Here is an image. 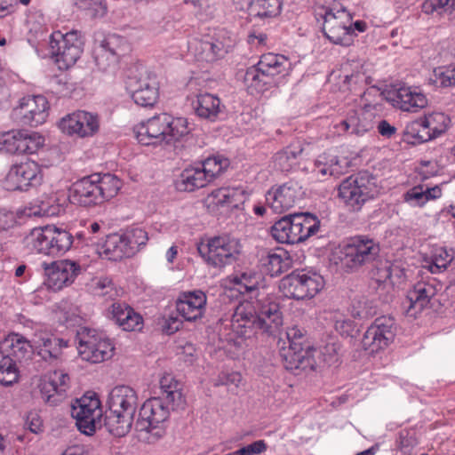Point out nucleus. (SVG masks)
Instances as JSON below:
<instances>
[{
	"mask_svg": "<svg viewBox=\"0 0 455 455\" xmlns=\"http://www.w3.org/2000/svg\"><path fill=\"white\" fill-rule=\"evenodd\" d=\"M191 128L183 117L167 113L156 115L134 128L138 141L146 146L170 145L188 135Z\"/></svg>",
	"mask_w": 455,
	"mask_h": 455,
	"instance_id": "obj_1",
	"label": "nucleus"
},
{
	"mask_svg": "<svg viewBox=\"0 0 455 455\" xmlns=\"http://www.w3.org/2000/svg\"><path fill=\"white\" fill-rule=\"evenodd\" d=\"M122 181L114 174L93 173L76 180L70 188L74 203L81 206L101 204L116 196Z\"/></svg>",
	"mask_w": 455,
	"mask_h": 455,
	"instance_id": "obj_2",
	"label": "nucleus"
},
{
	"mask_svg": "<svg viewBox=\"0 0 455 455\" xmlns=\"http://www.w3.org/2000/svg\"><path fill=\"white\" fill-rule=\"evenodd\" d=\"M379 244L368 235H355L339 245L331 261L346 271H354L375 262L379 256Z\"/></svg>",
	"mask_w": 455,
	"mask_h": 455,
	"instance_id": "obj_3",
	"label": "nucleus"
},
{
	"mask_svg": "<svg viewBox=\"0 0 455 455\" xmlns=\"http://www.w3.org/2000/svg\"><path fill=\"white\" fill-rule=\"evenodd\" d=\"M318 220L310 213L283 217L271 228L273 238L281 243H298L315 235L319 230Z\"/></svg>",
	"mask_w": 455,
	"mask_h": 455,
	"instance_id": "obj_4",
	"label": "nucleus"
},
{
	"mask_svg": "<svg viewBox=\"0 0 455 455\" xmlns=\"http://www.w3.org/2000/svg\"><path fill=\"white\" fill-rule=\"evenodd\" d=\"M25 243L31 251L49 256H58L71 248L74 237L66 229L44 226L33 228L25 237Z\"/></svg>",
	"mask_w": 455,
	"mask_h": 455,
	"instance_id": "obj_5",
	"label": "nucleus"
},
{
	"mask_svg": "<svg viewBox=\"0 0 455 455\" xmlns=\"http://www.w3.org/2000/svg\"><path fill=\"white\" fill-rule=\"evenodd\" d=\"M242 249L240 241L229 235L214 236L197 246V251L204 260L218 268L236 262L242 254Z\"/></svg>",
	"mask_w": 455,
	"mask_h": 455,
	"instance_id": "obj_6",
	"label": "nucleus"
},
{
	"mask_svg": "<svg viewBox=\"0 0 455 455\" xmlns=\"http://www.w3.org/2000/svg\"><path fill=\"white\" fill-rule=\"evenodd\" d=\"M285 337L288 340V347H283L281 356L286 370L298 374L297 371H315L318 365L315 360V351L313 348H303L305 340L303 332L298 327H292L286 331Z\"/></svg>",
	"mask_w": 455,
	"mask_h": 455,
	"instance_id": "obj_7",
	"label": "nucleus"
},
{
	"mask_svg": "<svg viewBox=\"0 0 455 455\" xmlns=\"http://www.w3.org/2000/svg\"><path fill=\"white\" fill-rule=\"evenodd\" d=\"M324 286L323 277L313 271H293L280 282L283 296L294 299L314 298Z\"/></svg>",
	"mask_w": 455,
	"mask_h": 455,
	"instance_id": "obj_8",
	"label": "nucleus"
},
{
	"mask_svg": "<svg viewBox=\"0 0 455 455\" xmlns=\"http://www.w3.org/2000/svg\"><path fill=\"white\" fill-rule=\"evenodd\" d=\"M322 16L323 32L331 43L341 45H349L352 43V17L346 8L339 4H334L331 8L325 9Z\"/></svg>",
	"mask_w": 455,
	"mask_h": 455,
	"instance_id": "obj_9",
	"label": "nucleus"
},
{
	"mask_svg": "<svg viewBox=\"0 0 455 455\" xmlns=\"http://www.w3.org/2000/svg\"><path fill=\"white\" fill-rule=\"evenodd\" d=\"M375 192L374 179L367 172L352 175L341 182L339 196L353 211H359Z\"/></svg>",
	"mask_w": 455,
	"mask_h": 455,
	"instance_id": "obj_10",
	"label": "nucleus"
},
{
	"mask_svg": "<svg viewBox=\"0 0 455 455\" xmlns=\"http://www.w3.org/2000/svg\"><path fill=\"white\" fill-rule=\"evenodd\" d=\"M78 352L83 360L99 363L112 357L114 345L104 334L86 328L77 332Z\"/></svg>",
	"mask_w": 455,
	"mask_h": 455,
	"instance_id": "obj_11",
	"label": "nucleus"
},
{
	"mask_svg": "<svg viewBox=\"0 0 455 455\" xmlns=\"http://www.w3.org/2000/svg\"><path fill=\"white\" fill-rule=\"evenodd\" d=\"M83 40L77 31L63 35L58 31L52 34V53L60 69H67L77 61L83 52Z\"/></svg>",
	"mask_w": 455,
	"mask_h": 455,
	"instance_id": "obj_12",
	"label": "nucleus"
},
{
	"mask_svg": "<svg viewBox=\"0 0 455 455\" xmlns=\"http://www.w3.org/2000/svg\"><path fill=\"white\" fill-rule=\"evenodd\" d=\"M71 415L81 433L86 435H93L97 427L101 424L102 411L100 400L95 395H85L76 399L71 406Z\"/></svg>",
	"mask_w": 455,
	"mask_h": 455,
	"instance_id": "obj_13",
	"label": "nucleus"
},
{
	"mask_svg": "<svg viewBox=\"0 0 455 455\" xmlns=\"http://www.w3.org/2000/svg\"><path fill=\"white\" fill-rule=\"evenodd\" d=\"M395 333L396 323L394 317H377L363 334V347L371 354L383 350L394 341Z\"/></svg>",
	"mask_w": 455,
	"mask_h": 455,
	"instance_id": "obj_14",
	"label": "nucleus"
},
{
	"mask_svg": "<svg viewBox=\"0 0 455 455\" xmlns=\"http://www.w3.org/2000/svg\"><path fill=\"white\" fill-rule=\"evenodd\" d=\"M43 182L41 166L35 161H26L13 164L4 180V187L9 191H28Z\"/></svg>",
	"mask_w": 455,
	"mask_h": 455,
	"instance_id": "obj_15",
	"label": "nucleus"
},
{
	"mask_svg": "<svg viewBox=\"0 0 455 455\" xmlns=\"http://www.w3.org/2000/svg\"><path fill=\"white\" fill-rule=\"evenodd\" d=\"M129 45L125 38L116 34L106 36L94 47V60L102 72H114L119 58L128 51Z\"/></svg>",
	"mask_w": 455,
	"mask_h": 455,
	"instance_id": "obj_16",
	"label": "nucleus"
},
{
	"mask_svg": "<svg viewBox=\"0 0 455 455\" xmlns=\"http://www.w3.org/2000/svg\"><path fill=\"white\" fill-rule=\"evenodd\" d=\"M49 104L42 95L26 96L12 111V118L19 124L37 126L48 117Z\"/></svg>",
	"mask_w": 455,
	"mask_h": 455,
	"instance_id": "obj_17",
	"label": "nucleus"
},
{
	"mask_svg": "<svg viewBox=\"0 0 455 455\" xmlns=\"http://www.w3.org/2000/svg\"><path fill=\"white\" fill-rule=\"evenodd\" d=\"M44 273V285L48 289L57 291L74 283L81 272L78 262L70 259H60L51 263L41 264Z\"/></svg>",
	"mask_w": 455,
	"mask_h": 455,
	"instance_id": "obj_18",
	"label": "nucleus"
},
{
	"mask_svg": "<svg viewBox=\"0 0 455 455\" xmlns=\"http://www.w3.org/2000/svg\"><path fill=\"white\" fill-rule=\"evenodd\" d=\"M128 90L134 102L141 107H152L159 96V85L156 76L148 71L140 76L129 78Z\"/></svg>",
	"mask_w": 455,
	"mask_h": 455,
	"instance_id": "obj_19",
	"label": "nucleus"
},
{
	"mask_svg": "<svg viewBox=\"0 0 455 455\" xmlns=\"http://www.w3.org/2000/svg\"><path fill=\"white\" fill-rule=\"evenodd\" d=\"M439 290H441V284L435 279L427 282H418L408 291L406 299L403 303L405 315L415 318L430 304Z\"/></svg>",
	"mask_w": 455,
	"mask_h": 455,
	"instance_id": "obj_20",
	"label": "nucleus"
},
{
	"mask_svg": "<svg viewBox=\"0 0 455 455\" xmlns=\"http://www.w3.org/2000/svg\"><path fill=\"white\" fill-rule=\"evenodd\" d=\"M302 187L295 180L273 187L266 194V203L275 213H283L302 198Z\"/></svg>",
	"mask_w": 455,
	"mask_h": 455,
	"instance_id": "obj_21",
	"label": "nucleus"
},
{
	"mask_svg": "<svg viewBox=\"0 0 455 455\" xmlns=\"http://www.w3.org/2000/svg\"><path fill=\"white\" fill-rule=\"evenodd\" d=\"M59 127L69 135L89 137L99 131L100 118L97 114L78 110L63 117L59 123Z\"/></svg>",
	"mask_w": 455,
	"mask_h": 455,
	"instance_id": "obj_22",
	"label": "nucleus"
},
{
	"mask_svg": "<svg viewBox=\"0 0 455 455\" xmlns=\"http://www.w3.org/2000/svg\"><path fill=\"white\" fill-rule=\"evenodd\" d=\"M31 342L37 355L44 361L49 363L58 361L62 354L63 347H68L67 340L56 337L41 325L36 328Z\"/></svg>",
	"mask_w": 455,
	"mask_h": 455,
	"instance_id": "obj_23",
	"label": "nucleus"
},
{
	"mask_svg": "<svg viewBox=\"0 0 455 455\" xmlns=\"http://www.w3.org/2000/svg\"><path fill=\"white\" fill-rule=\"evenodd\" d=\"M69 388V376L61 371H54L46 376L39 385L41 397L51 406L60 403Z\"/></svg>",
	"mask_w": 455,
	"mask_h": 455,
	"instance_id": "obj_24",
	"label": "nucleus"
},
{
	"mask_svg": "<svg viewBox=\"0 0 455 455\" xmlns=\"http://www.w3.org/2000/svg\"><path fill=\"white\" fill-rule=\"evenodd\" d=\"M258 314L249 303H241L235 308L231 329L239 337L249 339L259 331Z\"/></svg>",
	"mask_w": 455,
	"mask_h": 455,
	"instance_id": "obj_25",
	"label": "nucleus"
},
{
	"mask_svg": "<svg viewBox=\"0 0 455 455\" xmlns=\"http://www.w3.org/2000/svg\"><path fill=\"white\" fill-rule=\"evenodd\" d=\"M169 417L168 406L164 405L161 397H154L147 400L141 406L137 427L141 431H150L156 428Z\"/></svg>",
	"mask_w": 455,
	"mask_h": 455,
	"instance_id": "obj_26",
	"label": "nucleus"
},
{
	"mask_svg": "<svg viewBox=\"0 0 455 455\" xmlns=\"http://www.w3.org/2000/svg\"><path fill=\"white\" fill-rule=\"evenodd\" d=\"M207 302L206 294L200 291L182 293L176 301L179 315L188 322H194L203 317Z\"/></svg>",
	"mask_w": 455,
	"mask_h": 455,
	"instance_id": "obj_27",
	"label": "nucleus"
},
{
	"mask_svg": "<svg viewBox=\"0 0 455 455\" xmlns=\"http://www.w3.org/2000/svg\"><path fill=\"white\" fill-rule=\"evenodd\" d=\"M138 403L136 392L128 386L115 387L109 393L108 405L114 412H124L134 417Z\"/></svg>",
	"mask_w": 455,
	"mask_h": 455,
	"instance_id": "obj_28",
	"label": "nucleus"
},
{
	"mask_svg": "<svg viewBox=\"0 0 455 455\" xmlns=\"http://www.w3.org/2000/svg\"><path fill=\"white\" fill-rule=\"evenodd\" d=\"M202 59L213 61L224 57L234 46L235 41L224 30H220L211 39H204L198 43Z\"/></svg>",
	"mask_w": 455,
	"mask_h": 455,
	"instance_id": "obj_29",
	"label": "nucleus"
},
{
	"mask_svg": "<svg viewBox=\"0 0 455 455\" xmlns=\"http://www.w3.org/2000/svg\"><path fill=\"white\" fill-rule=\"evenodd\" d=\"M393 102L402 111L412 113L427 106V99L419 88L406 85L396 90Z\"/></svg>",
	"mask_w": 455,
	"mask_h": 455,
	"instance_id": "obj_30",
	"label": "nucleus"
},
{
	"mask_svg": "<svg viewBox=\"0 0 455 455\" xmlns=\"http://www.w3.org/2000/svg\"><path fill=\"white\" fill-rule=\"evenodd\" d=\"M258 314L259 331L269 336L281 334L283 315L280 307L275 302L262 305Z\"/></svg>",
	"mask_w": 455,
	"mask_h": 455,
	"instance_id": "obj_31",
	"label": "nucleus"
},
{
	"mask_svg": "<svg viewBox=\"0 0 455 455\" xmlns=\"http://www.w3.org/2000/svg\"><path fill=\"white\" fill-rule=\"evenodd\" d=\"M192 107L198 117L211 122L216 121L225 108L220 99L211 93L197 95L192 101Z\"/></svg>",
	"mask_w": 455,
	"mask_h": 455,
	"instance_id": "obj_32",
	"label": "nucleus"
},
{
	"mask_svg": "<svg viewBox=\"0 0 455 455\" xmlns=\"http://www.w3.org/2000/svg\"><path fill=\"white\" fill-rule=\"evenodd\" d=\"M257 64L259 69L273 81L277 76H284L288 75L291 68V63L288 58L272 52L261 55Z\"/></svg>",
	"mask_w": 455,
	"mask_h": 455,
	"instance_id": "obj_33",
	"label": "nucleus"
},
{
	"mask_svg": "<svg viewBox=\"0 0 455 455\" xmlns=\"http://www.w3.org/2000/svg\"><path fill=\"white\" fill-rule=\"evenodd\" d=\"M347 168V163H343L337 156L330 154L320 155L315 161L313 172L320 180H325L327 177H339Z\"/></svg>",
	"mask_w": 455,
	"mask_h": 455,
	"instance_id": "obj_34",
	"label": "nucleus"
},
{
	"mask_svg": "<svg viewBox=\"0 0 455 455\" xmlns=\"http://www.w3.org/2000/svg\"><path fill=\"white\" fill-rule=\"evenodd\" d=\"M290 259L285 251H264L260 255L259 266L261 271L270 276H277L290 268Z\"/></svg>",
	"mask_w": 455,
	"mask_h": 455,
	"instance_id": "obj_35",
	"label": "nucleus"
},
{
	"mask_svg": "<svg viewBox=\"0 0 455 455\" xmlns=\"http://www.w3.org/2000/svg\"><path fill=\"white\" fill-rule=\"evenodd\" d=\"M209 183L205 173L202 172L200 166H190L182 171L177 181L176 188L180 191H194L205 187Z\"/></svg>",
	"mask_w": 455,
	"mask_h": 455,
	"instance_id": "obj_36",
	"label": "nucleus"
},
{
	"mask_svg": "<svg viewBox=\"0 0 455 455\" xmlns=\"http://www.w3.org/2000/svg\"><path fill=\"white\" fill-rule=\"evenodd\" d=\"M102 252L111 260H120L133 256L123 234L114 233L106 237Z\"/></svg>",
	"mask_w": 455,
	"mask_h": 455,
	"instance_id": "obj_37",
	"label": "nucleus"
},
{
	"mask_svg": "<svg viewBox=\"0 0 455 455\" xmlns=\"http://www.w3.org/2000/svg\"><path fill=\"white\" fill-rule=\"evenodd\" d=\"M0 348L10 355V357L20 360L26 356L30 349H34V347L31 339H28L18 333H11L0 342Z\"/></svg>",
	"mask_w": 455,
	"mask_h": 455,
	"instance_id": "obj_38",
	"label": "nucleus"
},
{
	"mask_svg": "<svg viewBox=\"0 0 455 455\" xmlns=\"http://www.w3.org/2000/svg\"><path fill=\"white\" fill-rule=\"evenodd\" d=\"M371 77L366 76L365 73L362 71H356L350 75H345L343 80V87H346L347 90L354 92L355 94H358L368 101V96L371 94H378L380 96L379 90L374 86L368 88L367 90L362 92L364 86L371 84Z\"/></svg>",
	"mask_w": 455,
	"mask_h": 455,
	"instance_id": "obj_39",
	"label": "nucleus"
},
{
	"mask_svg": "<svg viewBox=\"0 0 455 455\" xmlns=\"http://www.w3.org/2000/svg\"><path fill=\"white\" fill-rule=\"evenodd\" d=\"M104 421L105 427L111 435L116 437H121L129 433L132 425L133 418L128 416V414H124V412H114L108 409Z\"/></svg>",
	"mask_w": 455,
	"mask_h": 455,
	"instance_id": "obj_40",
	"label": "nucleus"
},
{
	"mask_svg": "<svg viewBox=\"0 0 455 455\" xmlns=\"http://www.w3.org/2000/svg\"><path fill=\"white\" fill-rule=\"evenodd\" d=\"M248 10L251 16L260 20L272 19L280 14L282 2L281 0H249Z\"/></svg>",
	"mask_w": 455,
	"mask_h": 455,
	"instance_id": "obj_41",
	"label": "nucleus"
},
{
	"mask_svg": "<svg viewBox=\"0 0 455 455\" xmlns=\"http://www.w3.org/2000/svg\"><path fill=\"white\" fill-rule=\"evenodd\" d=\"M404 140L411 144H420L435 139L423 118L409 122L403 131Z\"/></svg>",
	"mask_w": 455,
	"mask_h": 455,
	"instance_id": "obj_42",
	"label": "nucleus"
},
{
	"mask_svg": "<svg viewBox=\"0 0 455 455\" xmlns=\"http://www.w3.org/2000/svg\"><path fill=\"white\" fill-rule=\"evenodd\" d=\"M303 149L299 145H291L277 152L273 160L274 168L282 172H290L298 163Z\"/></svg>",
	"mask_w": 455,
	"mask_h": 455,
	"instance_id": "obj_43",
	"label": "nucleus"
},
{
	"mask_svg": "<svg viewBox=\"0 0 455 455\" xmlns=\"http://www.w3.org/2000/svg\"><path fill=\"white\" fill-rule=\"evenodd\" d=\"M243 81L251 93L262 92L273 84L268 76H266L259 69L258 64L247 68Z\"/></svg>",
	"mask_w": 455,
	"mask_h": 455,
	"instance_id": "obj_44",
	"label": "nucleus"
},
{
	"mask_svg": "<svg viewBox=\"0 0 455 455\" xmlns=\"http://www.w3.org/2000/svg\"><path fill=\"white\" fill-rule=\"evenodd\" d=\"M163 400L172 405V409L179 408L183 403V397L179 389V384L171 375H165L160 379Z\"/></svg>",
	"mask_w": 455,
	"mask_h": 455,
	"instance_id": "obj_45",
	"label": "nucleus"
},
{
	"mask_svg": "<svg viewBox=\"0 0 455 455\" xmlns=\"http://www.w3.org/2000/svg\"><path fill=\"white\" fill-rule=\"evenodd\" d=\"M214 203L219 205L236 207L245 199V193L241 188H220L212 192Z\"/></svg>",
	"mask_w": 455,
	"mask_h": 455,
	"instance_id": "obj_46",
	"label": "nucleus"
},
{
	"mask_svg": "<svg viewBox=\"0 0 455 455\" xmlns=\"http://www.w3.org/2000/svg\"><path fill=\"white\" fill-rule=\"evenodd\" d=\"M339 134L350 133L363 135L370 130L371 124L368 122L361 120L356 112H352L346 119L340 121L335 125Z\"/></svg>",
	"mask_w": 455,
	"mask_h": 455,
	"instance_id": "obj_47",
	"label": "nucleus"
},
{
	"mask_svg": "<svg viewBox=\"0 0 455 455\" xmlns=\"http://www.w3.org/2000/svg\"><path fill=\"white\" fill-rule=\"evenodd\" d=\"M19 371L15 359L0 348V383L4 386H11L17 382Z\"/></svg>",
	"mask_w": 455,
	"mask_h": 455,
	"instance_id": "obj_48",
	"label": "nucleus"
},
{
	"mask_svg": "<svg viewBox=\"0 0 455 455\" xmlns=\"http://www.w3.org/2000/svg\"><path fill=\"white\" fill-rule=\"evenodd\" d=\"M372 275L376 282L379 283H386L387 281L395 283L403 275V272L398 266L385 260L380 262L379 265L375 266Z\"/></svg>",
	"mask_w": 455,
	"mask_h": 455,
	"instance_id": "obj_49",
	"label": "nucleus"
},
{
	"mask_svg": "<svg viewBox=\"0 0 455 455\" xmlns=\"http://www.w3.org/2000/svg\"><path fill=\"white\" fill-rule=\"evenodd\" d=\"M198 165L202 172L205 173L206 179L211 182L228 168L229 161L227 158L218 156L208 157Z\"/></svg>",
	"mask_w": 455,
	"mask_h": 455,
	"instance_id": "obj_50",
	"label": "nucleus"
},
{
	"mask_svg": "<svg viewBox=\"0 0 455 455\" xmlns=\"http://www.w3.org/2000/svg\"><path fill=\"white\" fill-rule=\"evenodd\" d=\"M233 280L234 283L238 285L237 290L240 293H251L258 290L261 282V275L253 271H246L234 276Z\"/></svg>",
	"mask_w": 455,
	"mask_h": 455,
	"instance_id": "obj_51",
	"label": "nucleus"
},
{
	"mask_svg": "<svg viewBox=\"0 0 455 455\" xmlns=\"http://www.w3.org/2000/svg\"><path fill=\"white\" fill-rule=\"evenodd\" d=\"M129 248L134 255L142 246L147 244L148 235L145 229L140 227H132L123 233Z\"/></svg>",
	"mask_w": 455,
	"mask_h": 455,
	"instance_id": "obj_52",
	"label": "nucleus"
},
{
	"mask_svg": "<svg viewBox=\"0 0 455 455\" xmlns=\"http://www.w3.org/2000/svg\"><path fill=\"white\" fill-rule=\"evenodd\" d=\"M422 10L427 14L434 12L438 14L447 13L451 20H455V0H425Z\"/></svg>",
	"mask_w": 455,
	"mask_h": 455,
	"instance_id": "obj_53",
	"label": "nucleus"
},
{
	"mask_svg": "<svg viewBox=\"0 0 455 455\" xmlns=\"http://www.w3.org/2000/svg\"><path fill=\"white\" fill-rule=\"evenodd\" d=\"M425 124L433 132L434 138L440 136L443 133L450 124V118L443 113L435 112L422 117Z\"/></svg>",
	"mask_w": 455,
	"mask_h": 455,
	"instance_id": "obj_54",
	"label": "nucleus"
},
{
	"mask_svg": "<svg viewBox=\"0 0 455 455\" xmlns=\"http://www.w3.org/2000/svg\"><path fill=\"white\" fill-rule=\"evenodd\" d=\"M430 79L437 87L455 86V66L435 68Z\"/></svg>",
	"mask_w": 455,
	"mask_h": 455,
	"instance_id": "obj_55",
	"label": "nucleus"
},
{
	"mask_svg": "<svg viewBox=\"0 0 455 455\" xmlns=\"http://www.w3.org/2000/svg\"><path fill=\"white\" fill-rule=\"evenodd\" d=\"M453 255L444 248L436 249L432 256V264L430 271L432 273L441 272L446 269L448 265L452 261Z\"/></svg>",
	"mask_w": 455,
	"mask_h": 455,
	"instance_id": "obj_56",
	"label": "nucleus"
},
{
	"mask_svg": "<svg viewBox=\"0 0 455 455\" xmlns=\"http://www.w3.org/2000/svg\"><path fill=\"white\" fill-rule=\"evenodd\" d=\"M313 349L315 351V360L318 363L316 369L321 366L322 363L331 366L338 362V351L335 344H327L319 351Z\"/></svg>",
	"mask_w": 455,
	"mask_h": 455,
	"instance_id": "obj_57",
	"label": "nucleus"
},
{
	"mask_svg": "<svg viewBox=\"0 0 455 455\" xmlns=\"http://www.w3.org/2000/svg\"><path fill=\"white\" fill-rule=\"evenodd\" d=\"M403 200L411 206L421 207L428 201V197L422 186H415L403 194Z\"/></svg>",
	"mask_w": 455,
	"mask_h": 455,
	"instance_id": "obj_58",
	"label": "nucleus"
},
{
	"mask_svg": "<svg viewBox=\"0 0 455 455\" xmlns=\"http://www.w3.org/2000/svg\"><path fill=\"white\" fill-rule=\"evenodd\" d=\"M76 4L90 11L92 17H102L107 12L105 0H76Z\"/></svg>",
	"mask_w": 455,
	"mask_h": 455,
	"instance_id": "obj_59",
	"label": "nucleus"
},
{
	"mask_svg": "<svg viewBox=\"0 0 455 455\" xmlns=\"http://www.w3.org/2000/svg\"><path fill=\"white\" fill-rule=\"evenodd\" d=\"M142 324V316L132 308L130 314H127L124 318H121V322L118 323V326L124 331H132L140 330Z\"/></svg>",
	"mask_w": 455,
	"mask_h": 455,
	"instance_id": "obj_60",
	"label": "nucleus"
},
{
	"mask_svg": "<svg viewBox=\"0 0 455 455\" xmlns=\"http://www.w3.org/2000/svg\"><path fill=\"white\" fill-rule=\"evenodd\" d=\"M132 307L124 302H114L108 310V317L113 320L117 325L127 314H130Z\"/></svg>",
	"mask_w": 455,
	"mask_h": 455,
	"instance_id": "obj_61",
	"label": "nucleus"
},
{
	"mask_svg": "<svg viewBox=\"0 0 455 455\" xmlns=\"http://www.w3.org/2000/svg\"><path fill=\"white\" fill-rule=\"evenodd\" d=\"M334 328L342 336H350L354 331L355 325L353 321L338 314L334 317Z\"/></svg>",
	"mask_w": 455,
	"mask_h": 455,
	"instance_id": "obj_62",
	"label": "nucleus"
},
{
	"mask_svg": "<svg viewBox=\"0 0 455 455\" xmlns=\"http://www.w3.org/2000/svg\"><path fill=\"white\" fill-rule=\"evenodd\" d=\"M26 145L28 154H34L44 144V138L37 132L27 131Z\"/></svg>",
	"mask_w": 455,
	"mask_h": 455,
	"instance_id": "obj_63",
	"label": "nucleus"
},
{
	"mask_svg": "<svg viewBox=\"0 0 455 455\" xmlns=\"http://www.w3.org/2000/svg\"><path fill=\"white\" fill-rule=\"evenodd\" d=\"M17 218L13 212L0 209V234L14 228Z\"/></svg>",
	"mask_w": 455,
	"mask_h": 455,
	"instance_id": "obj_64",
	"label": "nucleus"
}]
</instances>
